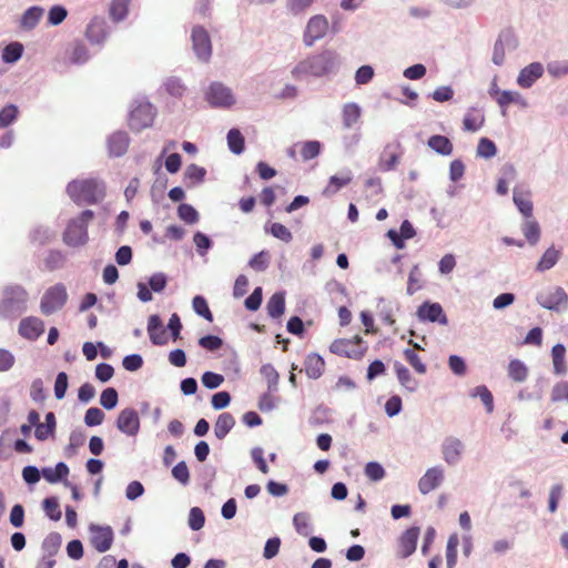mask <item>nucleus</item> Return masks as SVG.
<instances>
[{"instance_id":"nucleus-12","label":"nucleus","mask_w":568,"mask_h":568,"mask_svg":"<svg viewBox=\"0 0 568 568\" xmlns=\"http://www.w3.org/2000/svg\"><path fill=\"white\" fill-rule=\"evenodd\" d=\"M536 302L546 310L559 312L561 305H567L568 296L562 287L557 286L537 293Z\"/></svg>"},{"instance_id":"nucleus-24","label":"nucleus","mask_w":568,"mask_h":568,"mask_svg":"<svg viewBox=\"0 0 568 568\" xmlns=\"http://www.w3.org/2000/svg\"><path fill=\"white\" fill-rule=\"evenodd\" d=\"M130 139L126 132L118 131L108 139V150L111 156H122L129 146Z\"/></svg>"},{"instance_id":"nucleus-16","label":"nucleus","mask_w":568,"mask_h":568,"mask_svg":"<svg viewBox=\"0 0 568 568\" xmlns=\"http://www.w3.org/2000/svg\"><path fill=\"white\" fill-rule=\"evenodd\" d=\"M416 315L422 322L439 323L442 325L448 324V318L439 303L424 302L418 306Z\"/></svg>"},{"instance_id":"nucleus-2","label":"nucleus","mask_w":568,"mask_h":568,"mask_svg":"<svg viewBox=\"0 0 568 568\" xmlns=\"http://www.w3.org/2000/svg\"><path fill=\"white\" fill-rule=\"evenodd\" d=\"M29 293L18 284L3 287L0 297V318L17 320L28 311Z\"/></svg>"},{"instance_id":"nucleus-39","label":"nucleus","mask_w":568,"mask_h":568,"mask_svg":"<svg viewBox=\"0 0 568 568\" xmlns=\"http://www.w3.org/2000/svg\"><path fill=\"white\" fill-rule=\"evenodd\" d=\"M266 310H267V314L272 317V318H277L280 317L284 311H285V297H284V293L282 292H277V293H274L267 304H266Z\"/></svg>"},{"instance_id":"nucleus-21","label":"nucleus","mask_w":568,"mask_h":568,"mask_svg":"<svg viewBox=\"0 0 568 568\" xmlns=\"http://www.w3.org/2000/svg\"><path fill=\"white\" fill-rule=\"evenodd\" d=\"M148 334L153 345H165L169 341L166 329L163 325L161 317L153 314L148 320Z\"/></svg>"},{"instance_id":"nucleus-40","label":"nucleus","mask_w":568,"mask_h":568,"mask_svg":"<svg viewBox=\"0 0 568 568\" xmlns=\"http://www.w3.org/2000/svg\"><path fill=\"white\" fill-rule=\"evenodd\" d=\"M392 145H387L379 156L378 169L382 172L393 171L399 162V155L392 151Z\"/></svg>"},{"instance_id":"nucleus-23","label":"nucleus","mask_w":568,"mask_h":568,"mask_svg":"<svg viewBox=\"0 0 568 568\" xmlns=\"http://www.w3.org/2000/svg\"><path fill=\"white\" fill-rule=\"evenodd\" d=\"M109 34L106 22L94 18L87 27L85 36L92 44H102Z\"/></svg>"},{"instance_id":"nucleus-18","label":"nucleus","mask_w":568,"mask_h":568,"mask_svg":"<svg viewBox=\"0 0 568 568\" xmlns=\"http://www.w3.org/2000/svg\"><path fill=\"white\" fill-rule=\"evenodd\" d=\"M444 481V469L442 466H434L428 468L418 480V490L423 495L438 488Z\"/></svg>"},{"instance_id":"nucleus-8","label":"nucleus","mask_w":568,"mask_h":568,"mask_svg":"<svg viewBox=\"0 0 568 568\" xmlns=\"http://www.w3.org/2000/svg\"><path fill=\"white\" fill-rule=\"evenodd\" d=\"M192 49L196 59L207 63L212 57V41L206 29L194 26L191 31Z\"/></svg>"},{"instance_id":"nucleus-30","label":"nucleus","mask_w":568,"mask_h":568,"mask_svg":"<svg viewBox=\"0 0 568 568\" xmlns=\"http://www.w3.org/2000/svg\"><path fill=\"white\" fill-rule=\"evenodd\" d=\"M551 358L554 365V374L557 376L566 375L568 367L566 364V347L564 344L558 343L552 346Z\"/></svg>"},{"instance_id":"nucleus-31","label":"nucleus","mask_w":568,"mask_h":568,"mask_svg":"<svg viewBox=\"0 0 568 568\" xmlns=\"http://www.w3.org/2000/svg\"><path fill=\"white\" fill-rule=\"evenodd\" d=\"M394 371L396 373L399 384L408 392L413 393L418 388V382L413 377L409 369L400 362L394 363Z\"/></svg>"},{"instance_id":"nucleus-47","label":"nucleus","mask_w":568,"mask_h":568,"mask_svg":"<svg viewBox=\"0 0 568 568\" xmlns=\"http://www.w3.org/2000/svg\"><path fill=\"white\" fill-rule=\"evenodd\" d=\"M227 145L232 153L242 154L245 148L244 136L239 129H231L227 132Z\"/></svg>"},{"instance_id":"nucleus-50","label":"nucleus","mask_w":568,"mask_h":568,"mask_svg":"<svg viewBox=\"0 0 568 568\" xmlns=\"http://www.w3.org/2000/svg\"><path fill=\"white\" fill-rule=\"evenodd\" d=\"M469 395L471 397H479L488 413H491L494 410L493 394L485 385H479L473 388Z\"/></svg>"},{"instance_id":"nucleus-53","label":"nucleus","mask_w":568,"mask_h":568,"mask_svg":"<svg viewBox=\"0 0 568 568\" xmlns=\"http://www.w3.org/2000/svg\"><path fill=\"white\" fill-rule=\"evenodd\" d=\"M547 72L554 79L568 75V60H554L547 63Z\"/></svg>"},{"instance_id":"nucleus-14","label":"nucleus","mask_w":568,"mask_h":568,"mask_svg":"<svg viewBox=\"0 0 568 568\" xmlns=\"http://www.w3.org/2000/svg\"><path fill=\"white\" fill-rule=\"evenodd\" d=\"M115 426L119 432L128 437H135L140 432V417L138 412L132 407L122 409L118 415Z\"/></svg>"},{"instance_id":"nucleus-22","label":"nucleus","mask_w":568,"mask_h":568,"mask_svg":"<svg viewBox=\"0 0 568 568\" xmlns=\"http://www.w3.org/2000/svg\"><path fill=\"white\" fill-rule=\"evenodd\" d=\"M43 14L44 9L40 6H32L28 8L19 19V29L26 32L33 30L43 18Z\"/></svg>"},{"instance_id":"nucleus-56","label":"nucleus","mask_w":568,"mask_h":568,"mask_svg":"<svg viewBox=\"0 0 568 568\" xmlns=\"http://www.w3.org/2000/svg\"><path fill=\"white\" fill-rule=\"evenodd\" d=\"M193 242L200 256H205L213 246L212 240L200 231L194 233Z\"/></svg>"},{"instance_id":"nucleus-32","label":"nucleus","mask_w":568,"mask_h":568,"mask_svg":"<svg viewBox=\"0 0 568 568\" xmlns=\"http://www.w3.org/2000/svg\"><path fill=\"white\" fill-rule=\"evenodd\" d=\"M325 362L318 354H310L304 362V371L310 378L316 379L322 376Z\"/></svg>"},{"instance_id":"nucleus-46","label":"nucleus","mask_w":568,"mask_h":568,"mask_svg":"<svg viewBox=\"0 0 568 568\" xmlns=\"http://www.w3.org/2000/svg\"><path fill=\"white\" fill-rule=\"evenodd\" d=\"M293 525L296 532L301 536L307 537L313 532L310 515L306 513L295 514L293 517Z\"/></svg>"},{"instance_id":"nucleus-41","label":"nucleus","mask_w":568,"mask_h":568,"mask_svg":"<svg viewBox=\"0 0 568 568\" xmlns=\"http://www.w3.org/2000/svg\"><path fill=\"white\" fill-rule=\"evenodd\" d=\"M508 376L516 383H523L528 377V367L520 359H511L508 364Z\"/></svg>"},{"instance_id":"nucleus-15","label":"nucleus","mask_w":568,"mask_h":568,"mask_svg":"<svg viewBox=\"0 0 568 568\" xmlns=\"http://www.w3.org/2000/svg\"><path fill=\"white\" fill-rule=\"evenodd\" d=\"M92 547L99 552L108 551L113 542L114 532L110 526H99L92 524L89 528Z\"/></svg>"},{"instance_id":"nucleus-20","label":"nucleus","mask_w":568,"mask_h":568,"mask_svg":"<svg viewBox=\"0 0 568 568\" xmlns=\"http://www.w3.org/2000/svg\"><path fill=\"white\" fill-rule=\"evenodd\" d=\"M545 68L540 62H531L519 71L517 84L523 89H529L544 74Z\"/></svg>"},{"instance_id":"nucleus-44","label":"nucleus","mask_w":568,"mask_h":568,"mask_svg":"<svg viewBox=\"0 0 568 568\" xmlns=\"http://www.w3.org/2000/svg\"><path fill=\"white\" fill-rule=\"evenodd\" d=\"M206 170L196 164H190L184 171V181L187 186H193L203 182Z\"/></svg>"},{"instance_id":"nucleus-64","label":"nucleus","mask_w":568,"mask_h":568,"mask_svg":"<svg viewBox=\"0 0 568 568\" xmlns=\"http://www.w3.org/2000/svg\"><path fill=\"white\" fill-rule=\"evenodd\" d=\"M172 476L182 486H187L190 484V471H189V467L184 460L179 462L172 468Z\"/></svg>"},{"instance_id":"nucleus-49","label":"nucleus","mask_w":568,"mask_h":568,"mask_svg":"<svg viewBox=\"0 0 568 568\" xmlns=\"http://www.w3.org/2000/svg\"><path fill=\"white\" fill-rule=\"evenodd\" d=\"M130 0H112L110 4V17L114 22L124 20L128 16Z\"/></svg>"},{"instance_id":"nucleus-48","label":"nucleus","mask_w":568,"mask_h":568,"mask_svg":"<svg viewBox=\"0 0 568 568\" xmlns=\"http://www.w3.org/2000/svg\"><path fill=\"white\" fill-rule=\"evenodd\" d=\"M264 230L266 233H270L272 236L281 240L284 243H290L293 240L291 231L278 222H274L270 225L266 224Z\"/></svg>"},{"instance_id":"nucleus-59","label":"nucleus","mask_w":568,"mask_h":568,"mask_svg":"<svg viewBox=\"0 0 568 568\" xmlns=\"http://www.w3.org/2000/svg\"><path fill=\"white\" fill-rule=\"evenodd\" d=\"M377 314L384 324L389 326L395 324V320L393 317V307L389 303L386 302L384 297L378 298Z\"/></svg>"},{"instance_id":"nucleus-37","label":"nucleus","mask_w":568,"mask_h":568,"mask_svg":"<svg viewBox=\"0 0 568 568\" xmlns=\"http://www.w3.org/2000/svg\"><path fill=\"white\" fill-rule=\"evenodd\" d=\"M521 232L530 245H536L540 240V226L539 223L532 219H526L521 225Z\"/></svg>"},{"instance_id":"nucleus-34","label":"nucleus","mask_w":568,"mask_h":568,"mask_svg":"<svg viewBox=\"0 0 568 568\" xmlns=\"http://www.w3.org/2000/svg\"><path fill=\"white\" fill-rule=\"evenodd\" d=\"M362 114L361 106L355 102L344 104L342 110L343 126L346 129L353 128L359 120Z\"/></svg>"},{"instance_id":"nucleus-29","label":"nucleus","mask_w":568,"mask_h":568,"mask_svg":"<svg viewBox=\"0 0 568 568\" xmlns=\"http://www.w3.org/2000/svg\"><path fill=\"white\" fill-rule=\"evenodd\" d=\"M42 477L50 484H57L67 480L69 475V467L65 463L59 462L54 468L43 467L41 469Z\"/></svg>"},{"instance_id":"nucleus-11","label":"nucleus","mask_w":568,"mask_h":568,"mask_svg":"<svg viewBox=\"0 0 568 568\" xmlns=\"http://www.w3.org/2000/svg\"><path fill=\"white\" fill-rule=\"evenodd\" d=\"M518 48V39L511 30H503L493 49L491 61L496 65H503L505 62L506 51H514Z\"/></svg>"},{"instance_id":"nucleus-58","label":"nucleus","mask_w":568,"mask_h":568,"mask_svg":"<svg viewBox=\"0 0 568 568\" xmlns=\"http://www.w3.org/2000/svg\"><path fill=\"white\" fill-rule=\"evenodd\" d=\"M193 311L199 315L205 318L209 322L213 321L212 312L207 305L206 300L202 295H196L192 301Z\"/></svg>"},{"instance_id":"nucleus-5","label":"nucleus","mask_w":568,"mask_h":568,"mask_svg":"<svg viewBox=\"0 0 568 568\" xmlns=\"http://www.w3.org/2000/svg\"><path fill=\"white\" fill-rule=\"evenodd\" d=\"M69 298L67 286L63 283H57L48 287L40 301V311L49 316L61 311Z\"/></svg>"},{"instance_id":"nucleus-3","label":"nucleus","mask_w":568,"mask_h":568,"mask_svg":"<svg viewBox=\"0 0 568 568\" xmlns=\"http://www.w3.org/2000/svg\"><path fill=\"white\" fill-rule=\"evenodd\" d=\"M67 193L79 205L97 204L105 196V184L98 179L74 180L68 184Z\"/></svg>"},{"instance_id":"nucleus-51","label":"nucleus","mask_w":568,"mask_h":568,"mask_svg":"<svg viewBox=\"0 0 568 568\" xmlns=\"http://www.w3.org/2000/svg\"><path fill=\"white\" fill-rule=\"evenodd\" d=\"M165 91L174 98H182L186 91V87L183 81L178 77H170L164 81Z\"/></svg>"},{"instance_id":"nucleus-28","label":"nucleus","mask_w":568,"mask_h":568,"mask_svg":"<svg viewBox=\"0 0 568 568\" xmlns=\"http://www.w3.org/2000/svg\"><path fill=\"white\" fill-rule=\"evenodd\" d=\"M427 146L435 153L443 156H449L454 151L452 141L447 136L440 134L430 135L427 140Z\"/></svg>"},{"instance_id":"nucleus-57","label":"nucleus","mask_w":568,"mask_h":568,"mask_svg":"<svg viewBox=\"0 0 568 568\" xmlns=\"http://www.w3.org/2000/svg\"><path fill=\"white\" fill-rule=\"evenodd\" d=\"M322 151V144L320 141L312 140L306 141L302 144L301 155L304 161H310L320 155Z\"/></svg>"},{"instance_id":"nucleus-55","label":"nucleus","mask_w":568,"mask_h":568,"mask_svg":"<svg viewBox=\"0 0 568 568\" xmlns=\"http://www.w3.org/2000/svg\"><path fill=\"white\" fill-rule=\"evenodd\" d=\"M477 156L483 159H491L497 153L496 144L488 138H481L478 142Z\"/></svg>"},{"instance_id":"nucleus-62","label":"nucleus","mask_w":568,"mask_h":568,"mask_svg":"<svg viewBox=\"0 0 568 568\" xmlns=\"http://www.w3.org/2000/svg\"><path fill=\"white\" fill-rule=\"evenodd\" d=\"M119 402V394L115 388H105L100 396V404L108 410L115 408Z\"/></svg>"},{"instance_id":"nucleus-45","label":"nucleus","mask_w":568,"mask_h":568,"mask_svg":"<svg viewBox=\"0 0 568 568\" xmlns=\"http://www.w3.org/2000/svg\"><path fill=\"white\" fill-rule=\"evenodd\" d=\"M61 542L62 538L59 532H50L42 541L41 548L43 555L48 557H54L61 547Z\"/></svg>"},{"instance_id":"nucleus-43","label":"nucleus","mask_w":568,"mask_h":568,"mask_svg":"<svg viewBox=\"0 0 568 568\" xmlns=\"http://www.w3.org/2000/svg\"><path fill=\"white\" fill-rule=\"evenodd\" d=\"M497 103L501 109H505L510 103H517L523 108L528 105L527 100L519 92L509 90H503L497 98Z\"/></svg>"},{"instance_id":"nucleus-25","label":"nucleus","mask_w":568,"mask_h":568,"mask_svg":"<svg viewBox=\"0 0 568 568\" xmlns=\"http://www.w3.org/2000/svg\"><path fill=\"white\" fill-rule=\"evenodd\" d=\"M484 123L485 114L483 109L478 106L468 108L463 120V129L468 132H477L483 128Z\"/></svg>"},{"instance_id":"nucleus-52","label":"nucleus","mask_w":568,"mask_h":568,"mask_svg":"<svg viewBox=\"0 0 568 568\" xmlns=\"http://www.w3.org/2000/svg\"><path fill=\"white\" fill-rule=\"evenodd\" d=\"M65 255L61 251L52 250L48 253L44 258V265L48 271H54L61 268L65 263Z\"/></svg>"},{"instance_id":"nucleus-27","label":"nucleus","mask_w":568,"mask_h":568,"mask_svg":"<svg viewBox=\"0 0 568 568\" xmlns=\"http://www.w3.org/2000/svg\"><path fill=\"white\" fill-rule=\"evenodd\" d=\"M353 180V173L351 170L346 169L341 172L339 175H332L329 178L328 184L323 191L325 196H332L336 194L342 187L349 184Z\"/></svg>"},{"instance_id":"nucleus-61","label":"nucleus","mask_w":568,"mask_h":568,"mask_svg":"<svg viewBox=\"0 0 568 568\" xmlns=\"http://www.w3.org/2000/svg\"><path fill=\"white\" fill-rule=\"evenodd\" d=\"M261 374L266 378L267 381V388L268 392H276L277 390V384H278V373L271 364H264L261 367Z\"/></svg>"},{"instance_id":"nucleus-1","label":"nucleus","mask_w":568,"mask_h":568,"mask_svg":"<svg viewBox=\"0 0 568 568\" xmlns=\"http://www.w3.org/2000/svg\"><path fill=\"white\" fill-rule=\"evenodd\" d=\"M342 65V55L336 50L327 48L297 62L292 68L291 75L296 81L308 78H333L339 72Z\"/></svg>"},{"instance_id":"nucleus-38","label":"nucleus","mask_w":568,"mask_h":568,"mask_svg":"<svg viewBox=\"0 0 568 568\" xmlns=\"http://www.w3.org/2000/svg\"><path fill=\"white\" fill-rule=\"evenodd\" d=\"M23 50L21 42H10L3 48L1 59L4 63L13 64L21 59Z\"/></svg>"},{"instance_id":"nucleus-4","label":"nucleus","mask_w":568,"mask_h":568,"mask_svg":"<svg viewBox=\"0 0 568 568\" xmlns=\"http://www.w3.org/2000/svg\"><path fill=\"white\" fill-rule=\"evenodd\" d=\"M93 217L92 210H84L79 216L70 220L63 233V242L71 247L85 245L89 241L88 225Z\"/></svg>"},{"instance_id":"nucleus-17","label":"nucleus","mask_w":568,"mask_h":568,"mask_svg":"<svg viewBox=\"0 0 568 568\" xmlns=\"http://www.w3.org/2000/svg\"><path fill=\"white\" fill-rule=\"evenodd\" d=\"M440 448L445 463L455 466L462 460L465 445L459 438L448 436L443 440Z\"/></svg>"},{"instance_id":"nucleus-33","label":"nucleus","mask_w":568,"mask_h":568,"mask_svg":"<svg viewBox=\"0 0 568 568\" xmlns=\"http://www.w3.org/2000/svg\"><path fill=\"white\" fill-rule=\"evenodd\" d=\"M235 425V419L231 413L219 415L214 424V435L217 439H224Z\"/></svg>"},{"instance_id":"nucleus-36","label":"nucleus","mask_w":568,"mask_h":568,"mask_svg":"<svg viewBox=\"0 0 568 568\" xmlns=\"http://www.w3.org/2000/svg\"><path fill=\"white\" fill-rule=\"evenodd\" d=\"M68 54L70 62L78 65L84 64L90 59L88 48L81 41L73 42L68 51Z\"/></svg>"},{"instance_id":"nucleus-9","label":"nucleus","mask_w":568,"mask_h":568,"mask_svg":"<svg viewBox=\"0 0 568 568\" xmlns=\"http://www.w3.org/2000/svg\"><path fill=\"white\" fill-rule=\"evenodd\" d=\"M366 349L367 346L359 336H355L354 338L351 339H335L329 346V351L333 354L345 356L353 359H359L361 357H363Z\"/></svg>"},{"instance_id":"nucleus-35","label":"nucleus","mask_w":568,"mask_h":568,"mask_svg":"<svg viewBox=\"0 0 568 568\" xmlns=\"http://www.w3.org/2000/svg\"><path fill=\"white\" fill-rule=\"evenodd\" d=\"M560 257V251L554 245L549 246L541 255L539 262L536 265L537 272H545L552 268Z\"/></svg>"},{"instance_id":"nucleus-63","label":"nucleus","mask_w":568,"mask_h":568,"mask_svg":"<svg viewBox=\"0 0 568 568\" xmlns=\"http://www.w3.org/2000/svg\"><path fill=\"white\" fill-rule=\"evenodd\" d=\"M178 215L187 224H194L199 221V213L191 204H180L178 207Z\"/></svg>"},{"instance_id":"nucleus-13","label":"nucleus","mask_w":568,"mask_h":568,"mask_svg":"<svg viewBox=\"0 0 568 568\" xmlns=\"http://www.w3.org/2000/svg\"><path fill=\"white\" fill-rule=\"evenodd\" d=\"M420 528L413 526L400 534L397 539L396 557L406 559L410 557L417 548Z\"/></svg>"},{"instance_id":"nucleus-26","label":"nucleus","mask_w":568,"mask_h":568,"mask_svg":"<svg viewBox=\"0 0 568 568\" xmlns=\"http://www.w3.org/2000/svg\"><path fill=\"white\" fill-rule=\"evenodd\" d=\"M513 201L518 211L526 219L532 217L534 206L529 191L515 187L513 192Z\"/></svg>"},{"instance_id":"nucleus-54","label":"nucleus","mask_w":568,"mask_h":568,"mask_svg":"<svg viewBox=\"0 0 568 568\" xmlns=\"http://www.w3.org/2000/svg\"><path fill=\"white\" fill-rule=\"evenodd\" d=\"M42 507H43V510L45 513V515L51 519V520H60L61 519V510H60V506H59V500L57 497H48L45 498L43 501H42Z\"/></svg>"},{"instance_id":"nucleus-42","label":"nucleus","mask_w":568,"mask_h":568,"mask_svg":"<svg viewBox=\"0 0 568 568\" xmlns=\"http://www.w3.org/2000/svg\"><path fill=\"white\" fill-rule=\"evenodd\" d=\"M55 237V231L48 226H36L30 232V240L39 245H44L51 242Z\"/></svg>"},{"instance_id":"nucleus-60","label":"nucleus","mask_w":568,"mask_h":568,"mask_svg":"<svg viewBox=\"0 0 568 568\" xmlns=\"http://www.w3.org/2000/svg\"><path fill=\"white\" fill-rule=\"evenodd\" d=\"M457 547H458V537L457 535L449 536L446 546V565L447 568H454L457 562Z\"/></svg>"},{"instance_id":"nucleus-10","label":"nucleus","mask_w":568,"mask_h":568,"mask_svg":"<svg viewBox=\"0 0 568 568\" xmlns=\"http://www.w3.org/2000/svg\"><path fill=\"white\" fill-rule=\"evenodd\" d=\"M328 20L323 14H315L310 18L303 33V43L311 48L316 41L323 39L328 30Z\"/></svg>"},{"instance_id":"nucleus-6","label":"nucleus","mask_w":568,"mask_h":568,"mask_svg":"<svg viewBox=\"0 0 568 568\" xmlns=\"http://www.w3.org/2000/svg\"><path fill=\"white\" fill-rule=\"evenodd\" d=\"M204 99L214 109H230L236 103L233 90L220 81L209 84L204 91Z\"/></svg>"},{"instance_id":"nucleus-7","label":"nucleus","mask_w":568,"mask_h":568,"mask_svg":"<svg viewBox=\"0 0 568 568\" xmlns=\"http://www.w3.org/2000/svg\"><path fill=\"white\" fill-rule=\"evenodd\" d=\"M155 116V108L145 99L134 100L130 111L129 124L134 131H141L152 125Z\"/></svg>"},{"instance_id":"nucleus-19","label":"nucleus","mask_w":568,"mask_h":568,"mask_svg":"<svg viewBox=\"0 0 568 568\" xmlns=\"http://www.w3.org/2000/svg\"><path fill=\"white\" fill-rule=\"evenodd\" d=\"M44 332V322L36 316L21 320L18 333L28 341H37Z\"/></svg>"}]
</instances>
